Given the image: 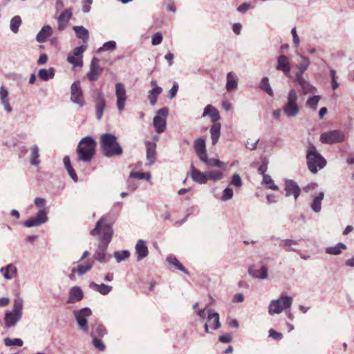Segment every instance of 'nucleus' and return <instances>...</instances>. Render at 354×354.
I'll return each instance as SVG.
<instances>
[{"label": "nucleus", "mask_w": 354, "mask_h": 354, "mask_svg": "<svg viewBox=\"0 0 354 354\" xmlns=\"http://www.w3.org/2000/svg\"><path fill=\"white\" fill-rule=\"evenodd\" d=\"M238 86V77L233 72L227 73L226 75V85L225 88L227 91H231L236 89Z\"/></svg>", "instance_id": "30"}, {"label": "nucleus", "mask_w": 354, "mask_h": 354, "mask_svg": "<svg viewBox=\"0 0 354 354\" xmlns=\"http://www.w3.org/2000/svg\"><path fill=\"white\" fill-rule=\"evenodd\" d=\"M324 197V192H320L317 196H314L311 203V209L315 213H319L322 209V201Z\"/></svg>", "instance_id": "35"}, {"label": "nucleus", "mask_w": 354, "mask_h": 354, "mask_svg": "<svg viewBox=\"0 0 354 354\" xmlns=\"http://www.w3.org/2000/svg\"><path fill=\"white\" fill-rule=\"evenodd\" d=\"M309 66V59L306 56L300 55L298 62L295 66V76H303L304 73L308 68Z\"/></svg>", "instance_id": "18"}, {"label": "nucleus", "mask_w": 354, "mask_h": 354, "mask_svg": "<svg viewBox=\"0 0 354 354\" xmlns=\"http://www.w3.org/2000/svg\"><path fill=\"white\" fill-rule=\"evenodd\" d=\"M86 50V46H80L76 47L73 50L72 55L79 57H82V54Z\"/></svg>", "instance_id": "58"}, {"label": "nucleus", "mask_w": 354, "mask_h": 354, "mask_svg": "<svg viewBox=\"0 0 354 354\" xmlns=\"http://www.w3.org/2000/svg\"><path fill=\"white\" fill-rule=\"evenodd\" d=\"M48 221V211L46 208L41 209L37 214L25 221L24 225L26 227L39 226Z\"/></svg>", "instance_id": "11"}, {"label": "nucleus", "mask_w": 354, "mask_h": 354, "mask_svg": "<svg viewBox=\"0 0 354 354\" xmlns=\"http://www.w3.org/2000/svg\"><path fill=\"white\" fill-rule=\"evenodd\" d=\"M35 205L41 209L46 208V200L44 198L37 197L35 198L34 201Z\"/></svg>", "instance_id": "60"}, {"label": "nucleus", "mask_w": 354, "mask_h": 354, "mask_svg": "<svg viewBox=\"0 0 354 354\" xmlns=\"http://www.w3.org/2000/svg\"><path fill=\"white\" fill-rule=\"evenodd\" d=\"M277 71H281L288 77H291V66L289 57L283 54L280 55L277 59Z\"/></svg>", "instance_id": "13"}, {"label": "nucleus", "mask_w": 354, "mask_h": 354, "mask_svg": "<svg viewBox=\"0 0 354 354\" xmlns=\"http://www.w3.org/2000/svg\"><path fill=\"white\" fill-rule=\"evenodd\" d=\"M93 0H83L82 1V12L88 13L90 12Z\"/></svg>", "instance_id": "57"}, {"label": "nucleus", "mask_w": 354, "mask_h": 354, "mask_svg": "<svg viewBox=\"0 0 354 354\" xmlns=\"http://www.w3.org/2000/svg\"><path fill=\"white\" fill-rule=\"evenodd\" d=\"M194 148L200 160L205 158L207 152L204 139L201 138L196 139L194 144Z\"/></svg>", "instance_id": "25"}, {"label": "nucleus", "mask_w": 354, "mask_h": 354, "mask_svg": "<svg viewBox=\"0 0 354 354\" xmlns=\"http://www.w3.org/2000/svg\"><path fill=\"white\" fill-rule=\"evenodd\" d=\"M263 182L268 185V187L272 190H278L279 187L274 183L272 177L267 174L263 176Z\"/></svg>", "instance_id": "51"}, {"label": "nucleus", "mask_w": 354, "mask_h": 354, "mask_svg": "<svg viewBox=\"0 0 354 354\" xmlns=\"http://www.w3.org/2000/svg\"><path fill=\"white\" fill-rule=\"evenodd\" d=\"M96 142L91 136L83 138L77 148L78 160L84 162H90L95 152Z\"/></svg>", "instance_id": "3"}, {"label": "nucleus", "mask_w": 354, "mask_h": 354, "mask_svg": "<svg viewBox=\"0 0 354 354\" xmlns=\"http://www.w3.org/2000/svg\"><path fill=\"white\" fill-rule=\"evenodd\" d=\"M116 48V42L114 41H109L105 42L102 47H100L97 52L100 53L106 50H113Z\"/></svg>", "instance_id": "52"}, {"label": "nucleus", "mask_w": 354, "mask_h": 354, "mask_svg": "<svg viewBox=\"0 0 354 354\" xmlns=\"http://www.w3.org/2000/svg\"><path fill=\"white\" fill-rule=\"evenodd\" d=\"M38 76L41 80L48 81L55 76V69L53 68L48 69L41 68L38 72Z\"/></svg>", "instance_id": "40"}, {"label": "nucleus", "mask_w": 354, "mask_h": 354, "mask_svg": "<svg viewBox=\"0 0 354 354\" xmlns=\"http://www.w3.org/2000/svg\"><path fill=\"white\" fill-rule=\"evenodd\" d=\"M299 240H293L290 239H283L281 241L279 246L283 248L286 251H293L300 253V250L293 247L295 245L299 244Z\"/></svg>", "instance_id": "31"}, {"label": "nucleus", "mask_w": 354, "mask_h": 354, "mask_svg": "<svg viewBox=\"0 0 354 354\" xmlns=\"http://www.w3.org/2000/svg\"><path fill=\"white\" fill-rule=\"evenodd\" d=\"M73 315L77 322L78 328L82 332L88 334L89 326L87 318L91 316V310L88 307H85L79 310H75Z\"/></svg>", "instance_id": "8"}, {"label": "nucleus", "mask_w": 354, "mask_h": 354, "mask_svg": "<svg viewBox=\"0 0 354 354\" xmlns=\"http://www.w3.org/2000/svg\"><path fill=\"white\" fill-rule=\"evenodd\" d=\"M207 322H209V326L214 330L218 329L221 327L219 315L213 309H209L207 310Z\"/></svg>", "instance_id": "26"}, {"label": "nucleus", "mask_w": 354, "mask_h": 354, "mask_svg": "<svg viewBox=\"0 0 354 354\" xmlns=\"http://www.w3.org/2000/svg\"><path fill=\"white\" fill-rule=\"evenodd\" d=\"M130 256V252L128 250L115 251L113 257L115 258L117 263H120L122 261L128 259Z\"/></svg>", "instance_id": "47"}, {"label": "nucleus", "mask_w": 354, "mask_h": 354, "mask_svg": "<svg viewBox=\"0 0 354 354\" xmlns=\"http://www.w3.org/2000/svg\"><path fill=\"white\" fill-rule=\"evenodd\" d=\"M95 109L96 118L100 120L102 118L104 111L106 107V100L104 94L97 90L95 97Z\"/></svg>", "instance_id": "12"}, {"label": "nucleus", "mask_w": 354, "mask_h": 354, "mask_svg": "<svg viewBox=\"0 0 354 354\" xmlns=\"http://www.w3.org/2000/svg\"><path fill=\"white\" fill-rule=\"evenodd\" d=\"M89 286L91 288L98 292L102 295H108L113 289L111 286L106 285L104 283L97 284L95 282H91Z\"/></svg>", "instance_id": "34"}, {"label": "nucleus", "mask_w": 354, "mask_h": 354, "mask_svg": "<svg viewBox=\"0 0 354 354\" xmlns=\"http://www.w3.org/2000/svg\"><path fill=\"white\" fill-rule=\"evenodd\" d=\"M248 272L254 278L266 279L268 277V268L265 266H262L259 270H255L252 268H250Z\"/></svg>", "instance_id": "33"}, {"label": "nucleus", "mask_w": 354, "mask_h": 354, "mask_svg": "<svg viewBox=\"0 0 354 354\" xmlns=\"http://www.w3.org/2000/svg\"><path fill=\"white\" fill-rule=\"evenodd\" d=\"M346 245L343 243H337L335 245L327 247L325 250L326 254L332 255H338L346 250Z\"/></svg>", "instance_id": "36"}, {"label": "nucleus", "mask_w": 354, "mask_h": 354, "mask_svg": "<svg viewBox=\"0 0 354 354\" xmlns=\"http://www.w3.org/2000/svg\"><path fill=\"white\" fill-rule=\"evenodd\" d=\"M269 336L276 340H280L283 337V335L281 333H279L272 328L269 330Z\"/></svg>", "instance_id": "61"}, {"label": "nucleus", "mask_w": 354, "mask_h": 354, "mask_svg": "<svg viewBox=\"0 0 354 354\" xmlns=\"http://www.w3.org/2000/svg\"><path fill=\"white\" fill-rule=\"evenodd\" d=\"M201 161L206 163L208 167H224L225 163L216 158H208L207 154L205 156L204 159H201Z\"/></svg>", "instance_id": "41"}, {"label": "nucleus", "mask_w": 354, "mask_h": 354, "mask_svg": "<svg viewBox=\"0 0 354 354\" xmlns=\"http://www.w3.org/2000/svg\"><path fill=\"white\" fill-rule=\"evenodd\" d=\"M178 90V84L177 82H174L171 88L169 91L168 97L170 99H173L176 97Z\"/></svg>", "instance_id": "59"}, {"label": "nucleus", "mask_w": 354, "mask_h": 354, "mask_svg": "<svg viewBox=\"0 0 354 354\" xmlns=\"http://www.w3.org/2000/svg\"><path fill=\"white\" fill-rule=\"evenodd\" d=\"M259 88L263 91H265L270 96H273V91L270 86L269 80L268 77H265L261 79V82L259 84Z\"/></svg>", "instance_id": "44"}, {"label": "nucleus", "mask_w": 354, "mask_h": 354, "mask_svg": "<svg viewBox=\"0 0 354 354\" xmlns=\"http://www.w3.org/2000/svg\"><path fill=\"white\" fill-rule=\"evenodd\" d=\"M115 95L118 109L122 111L124 109L127 100V92L123 84L118 82L115 84Z\"/></svg>", "instance_id": "15"}, {"label": "nucleus", "mask_w": 354, "mask_h": 354, "mask_svg": "<svg viewBox=\"0 0 354 354\" xmlns=\"http://www.w3.org/2000/svg\"><path fill=\"white\" fill-rule=\"evenodd\" d=\"M21 17L19 16H15L10 20V30L13 32L17 33L19 30V28L21 26Z\"/></svg>", "instance_id": "46"}, {"label": "nucleus", "mask_w": 354, "mask_h": 354, "mask_svg": "<svg viewBox=\"0 0 354 354\" xmlns=\"http://www.w3.org/2000/svg\"><path fill=\"white\" fill-rule=\"evenodd\" d=\"M206 176L207 180L217 181L221 180L224 175L221 171L212 169L206 171Z\"/></svg>", "instance_id": "42"}, {"label": "nucleus", "mask_w": 354, "mask_h": 354, "mask_svg": "<svg viewBox=\"0 0 354 354\" xmlns=\"http://www.w3.org/2000/svg\"><path fill=\"white\" fill-rule=\"evenodd\" d=\"M298 100L299 96L297 91L293 88L290 89L283 106V111L288 118H292L298 116L300 111Z\"/></svg>", "instance_id": "6"}, {"label": "nucleus", "mask_w": 354, "mask_h": 354, "mask_svg": "<svg viewBox=\"0 0 354 354\" xmlns=\"http://www.w3.org/2000/svg\"><path fill=\"white\" fill-rule=\"evenodd\" d=\"M84 297L83 292L80 287L74 286L71 288L68 293V298L66 300L67 304H75L82 299Z\"/></svg>", "instance_id": "19"}, {"label": "nucleus", "mask_w": 354, "mask_h": 354, "mask_svg": "<svg viewBox=\"0 0 354 354\" xmlns=\"http://www.w3.org/2000/svg\"><path fill=\"white\" fill-rule=\"evenodd\" d=\"M24 300L19 296L17 295L12 304V309L7 310L5 313L4 323L6 328H11L21 319L23 316Z\"/></svg>", "instance_id": "2"}, {"label": "nucleus", "mask_w": 354, "mask_h": 354, "mask_svg": "<svg viewBox=\"0 0 354 354\" xmlns=\"http://www.w3.org/2000/svg\"><path fill=\"white\" fill-rule=\"evenodd\" d=\"M293 298L291 296L281 295L278 299L270 301L268 310L270 315H279L283 311L289 310L292 304Z\"/></svg>", "instance_id": "7"}, {"label": "nucleus", "mask_w": 354, "mask_h": 354, "mask_svg": "<svg viewBox=\"0 0 354 354\" xmlns=\"http://www.w3.org/2000/svg\"><path fill=\"white\" fill-rule=\"evenodd\" d=\"M345 135L339 130H332L322 133L319 140L323 144L332 145L340 143L344 140Z\"/></svg>", "instance_id": "9"}, {"label": "nucleus", "mask_w": 354, "mask_h": 354, "mask_svg": "<svg viewBox=\"0 0 354 354\" xmlns=\"http://www.w3.org/2000/svg\"><path fill=\"white\" fill-rule=\"evenodd\" d=\"M162 41V35L161 32H158L152 35L151 44L153 46H157L161 44Z\"/></svg>", "instance_id": "56"}, {"label": "nucleus", "mask_w": 354, "mask_h": 354, "mask_svg": "<svg viewBox=\"0 0 354 354\" xmlns=\"http://www.w3.org/2000/svg\"><path fill=\"white\" fill-rule=\"evenodd\" d=\"M230 185H234L237 187H240L243 185V181L241 180V178L238 174H233L232 177V180L230 181Z\"/></svg>", "instance_id": "55"}, {"label": "nucleus", "mask_w": 354, "mask_h": 354, "mask_svg": "<svg viewBox=\"0 0 354 354\" xmlns=\"http://www.w3.org/2000/svg\"><path fill=\"white\" fill-rule=\"evenodd\" d=\"M145 176V173L138 172V171H132L129 174V178H138V179H143Z\"/></svg>", "instance_id": "64"}, {"label": "nucleus", "mask_w": 354, "mask_h": 354, "mask_svg": "<svg viewBox=\"0 0 354 354\" xmlns=\"http://www.w3.org/2000/svg\"><path fill=\"white\" fill-rule=\"evenodd\" d=\"M102 153L106 157H112L122 154V149L116 140V137L111 133H104L101 136Z\"/></svg>", "instance_id": "4"}, {"label": "nucleus", "mask_w": 354, "mask_h": 354, "mask_svg": "<svg viewBox=\"0 0 354 354\" xmlns=\"http://www.w3.org/2000/svg\"><path fill=\"white\" fill-rule=\"evenodd\" d=\"M39 157V147L37 145H34L30 148V161L31 165L34 166H38L40 164Z\"/></svg>", "instance_id": "39"}, {"label": "nucleus", "mask_w": 354, "mask_h": 354, "mask_svg": "<svg viewBox=\"0 0 354 354\" xmlns=\"http://www.w3.org/2000/svg\"><path fill=\"white\" fill-rule=\"evenodd\" d=\"M73 30L76 36L82 40L84 43H86L89 38L88 31L82 26H77L73 27Z\"/></svg>", "instance_id": "37"}, {"label": "nucleus", "mask_w": 354, "mask_h": 354, "mask_svg": "<svg viewBox=\"0 0 354 354\" xmlns=\"http://www.w3.org/2000/svg\"><path fill=\"white\" fill-rule=\"evenodd\" d=\"M92 344L95 348L100 351H104L105 350V345L100 338H93Z\"/></svg>", "instance_id": "54"}, {"label": "nucleus", "mask_w": 354, "mask_h": 354, "mask_svg": "<svg viewBox=\"0 0 354 354\" xmlns=\"http://www.w3.org/2000/svg\"><path fill=\"white\" fill-rule=\"evenodd\" d=\"M320 99V95H313L309 97L306 101V106L311 109L313 111H316Z\"/></svg>", "instance_id": "45"}, {"label": "nucleus", "mask_w": 354, "mask_h": 354, "mask_svg": "<svg viewBox=\"0 0 354 354\" xmlns=\"http://www.w3.org/2000/svg\"><path fill=\"white\" fill-rule=\"evenodd\" d=\"M71 100L72 102L77 104L80 106L82 107L84 106V102L83 100L82 91L80 87V83L79 81L74 82L71 87Z\"/></svg>", "instance_id": "14"}, {"label": "nucleus", "mask_w": 354, "mask_h": 354, "mask_svg": "<svg viewBox=\"0 0 354 354\" xmlns=\"http://www.w3.org/2000/svg\"><path fill=\"white\" fill-rule=\"evenodd\" d=\"M190 176L194 181L199 184H205L207 181L206 171L204 173L196 169L193 165L191 166Z\"/></svg>", "instance_id": "28"}, {"label": "nucleus", "mask_w": 354, "mask_h": 354, "mask_svg": "<svg viewBox=\"0 0 354 354\" xmlns=\"http://www.w3.org/2000/svg\"><path fill=\"white\" fill-rule=\"evenodd\" d=\"M162 88H152L148 93V98L150 104L154 106L157 102L158 96L162 93Z\"/></svg>", "instance_id": "43"}, {"label": "nucleus", "mask_w": 354, "mask_h": 354, "mask_svg": "<svg viewBox=\"0 0 354 354\" xmlns=\"http://www.w3.org/2000/svg\"><path fill=\"white\" fill-rule=\"evenodd\" d=\"M209 116L212 122H216L221 119L218 111L212 104H208L204 109L203 118Z\"/></svg>", "instance_id": "27"}, {"label": "nucleus", "mask_w": 354, "mask_h": 354, "mask_svg": "<svg viewBox=\"0 0 354 354\" xmlns=\"http://www.w3.org/2000/svg\"><path fill=\"white\" fill-rule=\"evenodd\" d=\"M72 17V8L63 11L57 18L58 27L57 29L59 31L63 30L65 28V25L69 21Z\"/></svg>", "instance_id": "21"}, {"label": "nucleus", "mask_w": 354, "mask_h": 354, "mask_svg": "<svg viewBox=\"0 0 354 354\" xmlns=\"http://www.w3.org/2000/svg\"><path fill=\"white\" fill-rule=\"evenodd\" d=\"M168 114V109L163 107L157 111V115L153 118V124L158 133H161L165 130L166 118Z\"/></svg>", "instance_id": "10"}, {"label": "nucleus", "mask_w": 354, "mask_h": 354, "mask_svg": "<svg viewBox=\"0 0 354 354\" xmlns=\"http://www.w3.org/2000/svg\"><path fill=\"white\" fill-rule=\"evenodd\" d=\"M102 70L99 64L98 59L93 57L90 64V70L86 75L88 79L91 82L97 80Z\"/></svg>", "instance_id": "16"}, {"label": "nucleus", "mask_w": 354, "mask_h": 354, "mask_svg": "<svg viewBox=\"0 0 354 354\" xmlns=\"http://www.w3.org/2000/svg\"><path fill=\"white\" fill-rule=\"evenodd\" d=\"M147 148V160L149 161V165H152L156 159V144L154 142L147 141L145 142Z\"/></svg>", "instance_id": "22"}, {"label": "nucleus", "mask_w": 354, "mask_h": 354, "mask_svg": "<svg viewBox=\"0 0 354 354\" xmlns=\"http://www.w3.org/2000/svg\"><path fill=\"white\" fill-rule=\"evenodd\" d=\"M210 134L212 145H216L221 135V124L219 123L214 124L210 128Z\"/></svg>", "instance_id": "38"}, {"label": "nucleus", "mask_w": 354, "mask_h": 354, "mask_svg": "<svg viewBox=\"0 0 354 354\" xmlns=\"http://www.w3.org/2000/svg\"><path fill=\"white\" fill-rule=\"evenodd\" d=\"M92 236H97L100 243L95 251V259L100 262L107 261L106 250L111 241L113 230L105 218H101L95 225V228L91 232Z\"/></svg>", "instance_id": "1"}, {"label": "nucleus", "mask_w": 354, "mask_h": 354, "mask_svg": "<svg viewBox=\"0 0 354 354\" xmlns=\"http://www.w3.org/2000/svg\"><path fill=\"white\" fill-rule=\"evenodd\" d=\"M67 61L73 65V67L81 68L83 65L82 57H79L73 55H68Z\"/></svg>", "instance_id": "48"}, {"label": "nucleus", "mask_w": 354, "mask_h": 354, "mask_svg": "<svg viewBox=\"0 0 354 354\" xmlns=\"http://www.w3.org/2000/svg\"><path fill=\"white\" fill-rule=\"evenodd\" d=\"M286 196L293 195L295 200H297L300 195L301 189L297 183L293 180H285Z\"/></svg>", "instance_id": "17"}, {"label": "nucleus", "mask_w": 354, "mask_h": 354, "mask_svg": "<svg viewBox=\"0 0 354 354\" xmlns=\"http://www.w3.org/2000/svg\"><path fill=\"white\" fill-rule=\"evenodd\" d=\"M93 267L92 263H88L86 266L79 265L76 268L72 270L73 272H77L80 276L83 275L86 272L89 271Z\"/></svg>", "instance_id": "49"}, {"label": "nucleus", "mask_w": 354, "mask_h": 354, "mask_svg": "<svg viewBox=\"0 0 354 354\" xmlns=\"http://www.w3.org/2000/svg\"><path fill=\"white\" fill-rule=\"evenodd\" d=\"M0 273L6 280H12L17 277V268L14 264L10 263L0 268Z\"/></svg>", "instance_id": "20"}, {"label": "nucleus", "mask_w": 354, "mask_h": 354, "mask_svg": "<svg viewBox=\"0 0 354 354\" xmlns=\"http://www.w3.org/2000/svg\"><path fill=\"white\" fill-rule=\"evenodd\" d=\"M88 334H90L91 337L93 338H100L107 334V330L102 324L95 323L91 326V330Z\"/></svg>", "instance_id": "24"}, {"label": "nucleus", "mask_w": 354, "mask_h": 354, "mask_svg": "<svg viewBox=\"0 0 354 354\" xmlns=\"http://www.w3.org/2000/svg\"><path fill=\"white\" fill-rule=\"evenodd\" d=\"M306 159L308 167L313 174H316L318 170L322 169L326 165V160L313 145H310L308 148Z\"/></svg>", "instance_id": "5"}, {"label": "nucleus", "mask_w": 354, "mask_h": 354, "mask_svg": "<svg viewBox=\"0 0 354 354\" xmlns=\"http://www.w3.org/2000/svg\"><path fill=\"white\" fill-rule=\"evenodd\" d=\"M233 189L229 187H227L223 191V194L221 196V200L223 201H229L233 197Z\"/></svg>", "instance_id": "53"}, {"label": "nucleus", "mask_w": 354, "mask_h": 354, "mask_svg": "<svg viewBox=\"0 0 354 354\" xmlns=\"http://www.w3.org/2000/svg\"><path fill=\"white\" fill-rule=\"evenodd\" d=\"M52 33L53 30L51 27L49 25H45L37 35L36 39L39 43H44Z\"/></svg>", "instance_id": "32"}, {"label": "nucleus", "mask_w": 354, "mask_h": 354, "mask_svg": "<svg viewBox=\"0 0 354 354\" xmlns=\"http://www.w3.org/2000/svg\"><path fill=\"white\" fill-rule=\"evenodd\" d=\"M295 82L301 87L304 94L314 92L316 88L310 82L306 81L303 76L295 77Z\"/></svg>", "instance_id": "23"}, {"label": "nucleus", "mask_w": 354, "mask_h": 354, "mask_svg": "<svg viewBox=\"0 0 354 354\" xmlns=\"http://www.w3.org/2000/svg\"><path fill=\"white\" fill-rule=\"evenodd\" d=\"M135 248H136V253L138 254V257H137L138 261H141L144 258L147 257V255L149 254V251H148V248L146 245V242L145 241H143L142 239L138 240L136 245Z\"/></svg>", "instance_id": "29"}, {"label": "nucleus", "mask_w": 354, "mask_h": 354, "mask_svg": "<svg viewBox=\"0 0 354 354\" xmlns=\"http://www.w3.org/2000/svg\"><path fill=\"white\" fill-rule=\"evenodd\" d=\"M291 34H292V38H293V43L295 45V46L297 47L299 45L300 40H299V37L297 33L296 28H293L291 30Z\"/></svg>", "instance_id": "63"}, {"label": "nucleus", "mask_w": 354, "mask_h": 354, "mask_svg": "<svg viewBox=\"0 0 354 354\" xmlns=\"http://www.w3.org/2000/svg\"><path fill=\"white\" fill-rule=\"evenodd\" d=\"M4 343H5V345L7 346H22L24 344L22 339H21L19 338L10 339V338L7 337V338L4 339Z\"/></svg>", "instance_id": "50"}, {"label": "nucleus", "mask_w": 354, "mask_h": 354, "mask_svg": "<svg viewBox=\"0 0 354 354\" xmlns=\"http://www.w3.org/2000/svg\"><path fill=\"white\" fill-rule=\"evenodd\" d=\"M1 104H3L4 109L8 113L12 112V109L10 105V102L8 97H3L0 99Z\"/></svg>", "instance_id": "62"}]
</instances>
